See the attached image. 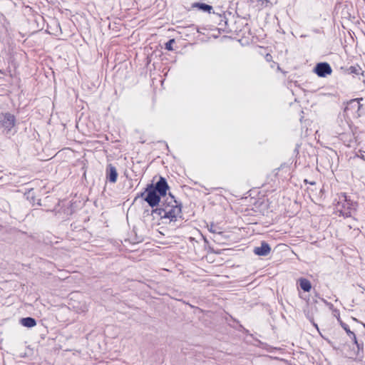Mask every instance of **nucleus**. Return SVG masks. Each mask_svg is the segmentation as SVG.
Masks as SVG:
<instances>
[{"instance_id":"nucleus-1","label":"nucleus","mask_w":365,"mask_h":365,"mask_svg":"<svg viewBox=\"0 0 365 365\" xmlns=\"http://www.w3.org/2000/svg\"><path fill=\"white\" fill-rule=\"evenodd\" d=\"M170 200L163 207L152 210L151 215L153 217L168 218L171 221L176 220V218L181 214V206L178 204L174 197L170 194Z\"/></svg>"},{"instance_id":"nucleus-2","label":"nucleus","mask_w":365,"mask_h":365,"mask_svg":"<svg viewBox=\"0 0 365 365\" xmlns=\"http://www.w3.org/2000/svg\"><path fill=\"white\" fill-rule=\"evenodd\" d=\"M339 200L336 205V211L344 217H351L356 209L357 203L349 199L346 193H341Z\"/></svg>"},{"instance_id":"nucleus-3","label":"nucleus","mask_w":365,"mask_h":365,"mask_svg":"<svg viewBox=\"0 0 365 365\" xmlns=\"http://www.w3.org/2000/svg\"><path fill=\"white\" fill-rule=\"evenodd\" d=\"M140 197H143L150 207H154L159 204L161 195L153 188V184H149L140 194Z\"/></svg>"},{"instance_id":"nucleus-4","label":"nucleus","mask_w":365,"mask_h":365,"mask_svg":"<svg viewBox=\"0 0 365 365\" xmlns=\"http://www.w3.org/2000/svg\"><path fill=\"white\" fill-rule=\"evenodd\" d=\"M16 123L15 116L10 113H0V128L3 133H9Z\"/></svg>"},{"instance_id":"nucleus-5","label":"nucleus","mask_w":365,"mask_h":365,"mask_svg":"<svg viewBox=\"0 0 365 365\" xmlns=\"http://www.w3.org/2000/svg\"><path fill=\"white\" fill-rule=\"evenodd\" d=\"M314 71L319 77H326L331 73L332 69L328 63L322 62L316 65Z\"/></svg>"},{"instance_id":"nucleus-6","label":"nucleus","mask_w":365,"mask_h":365,"mask_svg":"<svg viewBox=\"0 0 365 365\" xmlns=\"http://www.w3.org/2000/svg\"><path fill=\"white\" fill-rule=\"evenodd\" d=\"M153 188L156 192H158L160 194V195L164 197L166 195V192L169 188V186L167 183L165 178H164L163 177H160V179L156 182V184L155 185L153 184Z\"/></svg>"},{"instance_id":"nucleus-7","label":"nucleus","mask_w":365,"mask_h":365,"mask_svg":"<svg viewBox=\"0 0 365 365\" xmlns=\"http://www.w3.org/2000/svg\"><path fill=\"white\" fill-rule=\"evenodd\" d=\"M271 251L270 246L265 242H262L259 247H255L253 252L258 256H267Z\"/></svg>"},{"instance_id":"nucleus-8","label":"nucleus","mask_w":365,"mask_h":365,"mask_svg":"<svg viewBox=\"0 0 365 365\" xmlns=\"http://www.w3.org/2000/svg\"><path fill=\"white\" fill-rule=\"evenodd\" d=\"M107 179L109 182L115 183L117 181L118 173L115 166L109 164L106 169Z\"/></svg>"},{"instance_id":"nucleus-9","label":"nucleus","mask_w":365,"mask_h":365,"mask_svg":"<svg viewBox=\"0 0 365 365\" xmlns=\"http://www.w3.org/2000/svg\"><path fill=\"white\" fill-rule=\"evenodd\" d=\"M340 324L342 327V328L346 331V334L353 339L354 344L357 346L358 349H359L360 345L357 341L355 334L349 329V326L346 324L340 322Z\"/></svg>"},{"instance_id":"nucleus-10","label":"nucleus","mask_w":365,"mask_h":365,"mask_svg":"<svg viewBox=\"0 0 365 365\" xmlns=\"http://www.w3.org/2000/svg\"><path fill=\"white\" fill-rule=\"evenodd\" d=\"M361 105L358 98L352 99L349 102H348L347 106L345 108V111L349 110L350 109H356L359 110L360 109Z\"/></svg>"},{"instance_id":"nucleus-11","label":"nucleus","mask_w":365,"mask_h":365,"mask_svg":"<svg viewBox=\"0 0 365 365\" xmlns=\"http://www.w3.org/2000/svg\"><path fill=\"white\" fill-rule=\"evenodd\" d=\"M299 285L302 289H303L304 292H309L312 289V284L311 282L304 278L299 279Z\"/></svg>"},{"instance_id":"nucleus-12","label":"nucleus","mask_w":365,"mask_h":365,"mask_svg":"<svg viewBox=\"0 0 365 365\" xmlns=\"http://www.w3.org/2000/svg\"><path fill=\"white\" fill-rule=\"evenodd\" d=\"M21 323L23 326L29 328L34 327L36 324V320L31 317L22 318L21 320Z\"/></svg>"},{"instance_id":"nucleus-13","label":"nucleus","mask_w":365,"mask_h":365,"mask_svg":"<svg viewBox=\"0 0 365 365\" xmlns=\"http://www.w3.org/2000/svg\"><path fill=\"white\" fill-rule=\"evenodd\" d=\"M192 7L197 8L203 11H207L211 13L212 7L208 4L204 3H195L192 4Z\"/></svg>"},{"instance_id":"nucleus-14","label":"nucleus","mask_w":365,"mask_h":365,"mask_svg":"<svg viewBox=\"0 0 365 365\" xmlns=\"http://www.w3.org/2000/svg\"><path fill=\"white\" fill-rule=\"evenodd\" d=\"M175 42L174 38L169 40L165 45V48L168 51H173V44Z\"/></svg>"},{"instance_id":"nucleus-15","label":"nucleus","mask_w":365,"mask_h":365,"mask_svg":"<svg viewBox=\"0 0 365 365\" xmlns=\"http://www.w3.org/2000/svg\"><path fill=\"white\" fill-rule=\"evenodd\" d=\"M208 229L212 233H221V232L219 231V228L214 224H210V225L208 226Z\"/></svg>"},{"instance_id":"nucleus-16","label":"nucleus","mask_w":365,"mask_h":365,"mask_svg":"<svg viewBox=\"0 0 365 365\" xmlns=\"http://www.w3.org/2000/svg\"><path fill=\"white\" fill-rule=\"evenodd\" d=\"M309 183H310L311 185H314V184H315V182H310Z\"/></svg>"},{"instance_id":"nucleus-17","label":"nucleus","mask_w":365,"mask_h":365,"mask_svg":"<svg viewBox=\"0 0 365 365\" xmlns=\"http://www.w3.org/2000/svg\"><path fill=\"white\" fill-rule=\"evenodd\" d=\"M304 182H305L306 183H308V180H304Z\"/></svg>"}]
</instances>
